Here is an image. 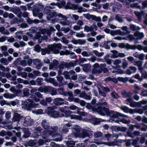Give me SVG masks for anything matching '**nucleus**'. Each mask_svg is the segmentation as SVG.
<instances>
[{
	"instance_id": "nucleus-56",
	"label": "nucleus",
	"mask_w": 147,
	"mask_h": 147,
	"mask_svg": "<svg viewBox=\"0 0 147 147\" xmlns=\"http://www.w3.org/2000/svg\"><path fill=\"white\" fill-rule=\"evenodd\" d=\"M111 52L113 53L112 57L113 58H117L118 57L119 53L116 50H112Z\"/></svg>"
},
{
	"instance_id": "nucleus-9",
	"label": "nucleus",
	"mask_w": 147,
	"mask_h": 147,
	"mask_svg": "<svg viewBox=\"0 0 147 147\" xmlns=\"http://www.w3.org/2000/svg\"><path fill=\"white\" fill-rule=\"evenodd\" d=\"M57 16L61 18L59 23L62 25L68 26L71 24V22L67 19V18L65 16L59 13L58 14Z\"/></svg>"
},
{
	"instance_id": "nucleus-55",
	"label": "nucleus",
	"mask_w": 147,
	"mask_h": 147,
	"mask_svg": "<svg viewBox=\"0 0 147 147\" xmlns=\"http://www.w3.org/2000/svg\"><path fill=\"white\" fill-rule=\"evenodd\" d=\"M115 19L117 21L119 22H123V20L122 18L118 15H116Z\"/></svg>"
},
{
	"instance_id": "nucleus-25",
	"label": "nucleus",
	"mask_w": 147,
	"mask_h": 147,
	"mask_svg": "<svg viewBox=\"0 0 147 147\" xmlns=\"http://www.w3.org/2000/svg\"><path fill=\"white\" fill-rule=\"evenodd\" d=\"M52 101V99L51 97H47L45 99H42L41 100L40 103L43 105L47 106L48 103H50Z\"/></svg>"
},
{
	"instance_id": "nucleus-4",
	"label": "nucleus",
	"mask_w": 147,
	"mask_h": 147,
	"mask_svg": "<svg viewBox=\"0 0 147 147\" xmlns=\"http://www.w3.org/2000/svg\"><path fill=\"white\" fill-rule=\"evenodd\" d=\"M49 8V7H46L44 9V13L47 15V20L50 21L51 23L54 24L57 22V19L56 18H53L57 17L58 14L56 12L51 11Z\"/></svg>"
},
{
	"instance_id": "nucleus-8",
	"label": "nucleus",
	"mask_w": 147,
	"mask_h": 147,
	"mask_svg": "<svg viewBox=\"0 0 147 147\" xmlns=\"http://www.w3.org/2000/svg\"><path fill=\"white\" fill-rule=\"evenodd\" d=\"M61 45L60 43L48 45V48L50 49V51H52L55 54L59 53V50L61 49Z\"/></svg>"
},
{
	"instance_id": "nucleus-16",
	"label": "nucleus",
	"mask_w": 147,
	"mask_h": 147,
	"mask_svg": "<svg viewBox=\"0 0 147 147\" xmlns=\"http://www.w3.org/2000/svg\"><path fill=\"white\" fill-rule=\"evenodd\" d=\"M20 112V111H13L14 114L13 118V121L18 122L23 117L19 113Z\"/></svg>"
},
{
	"instance_id": "nucleus-52",
	"label": "nucleus",
	"mask_w": 147,
	"mask_h": 147,
	"mask_svg": "<svg viewBox=\"0 0 147 147\" xmlns=\"http://www.w3.org/2000/svg\"><path fill=\"white\" fill-rule=\"evenodd\" d=\"M93 53L96 55L98 57H101L104 55V53L103 52L99 53L97 50L94 51Z\"/></svg>"
},
{
	"instance_id": "nucleus-5",
	"label": "nucleus",
	"mask_w": 147,
	"mask_h": 147,
	"mask_svg": "<svg viewBox=\"0 0 147 147\" xmlns=\"http://www.w3.org/2000/svg\"><path fill=\"white\" fill-rule=\"evenodd\" d=\"M39 104L35 103L31 99L22 101V107L24 110L30 111L32 108L39 107Z\"/></svg>"
},
{
	"instance_id": "nucleus-13",
	"label": "nucleus",
	"mask_w": 147,
	"mask_h": 147,
	"mask_svg": "<svg viewBox=\"0 0 147 147\" xmlns=\"http://www.w3.org/2000/svg\"><path fill=\"white\" fill-rule=\"evenodd\" d=\"M129 36L132 39L133 38L134 39L138 40L144 38V35L142 32L136 31L135 33L134 36L131 35H129Z\"/></svg>"
},
{
	"instance_id": "nucleus-62",
	"label": "nucleus",
	"mask_w": 147,
	"mask_h": 147,
	"mask_svg": "<svg viewBox=\"0 0 147 147\" xmlns=\"http://www.w3.org/2000/svg\"><path fill=\"white\" fill-rule=\"evenodd\" d=\"M57 6V4H56L55 3H51L49 5L47 6L49 7V8L51 9H55L56 8V7Z\"/></svg>"
},
{
	"instance_id": "nucleus-42",
	"label": "nucleus",
	"mask_w": 147,
	"mask_h": 147,
	"mask_svg": "<svg viewBox=\"0 0 147 147\" xmlns=\"http://www.w3.org/2000/svg\"><path fill=\"white\" fill-rule=\"evenodd\" d=\"M23 32L22 31H19L16 33V38L19 40L21 39Z\"/></svg>"
},
{
	"instance_id": "nucleus-53",
	"label": "nucleus",
	"mask_w": 147,
	"mask_h": 147,
	"mask_svg": "<svg viewBox=\"0 0 147 147\" xmlns=\"http://www.w3.org/2000/svg\"><path fill=\"white\" fill-rule=\"evenodd\" d=\"M52 88V87L50 86H45V93H50L51 90Z\"/></svg>"
},
{
	"instance_id": "nucleus-26",
	"label": "nucleus",
	"mask_w": 147,
	"mask_h": 147,
	"mask_svg": "<svg viewBox=\"0 0 147 147\" xmlns=\"http://www.w3.org/2000/svg\"><path fill=\"white\" fill-rule=\"evenodd\" d=\"M93 69L92 70V72L93 73H100L101 72V71L100 69H97L99 67V65L98 63H96L94 64L93 66Z\"/></svg>"
},
{
	"instance_id": "nucleus-57",
	"label": "nucleus",
	"mask_w": 147,
	"mask_h": 147,
	"mask_svg": "<svg viewBox=\"0 0 147 147\" xmlns=\"http://www.w3.org/2000/svg\"><path fill=\"white\" fill-rule=\"evenodd\" d=\"M133 63L134 65L138 66V67L142 66V62L140 61H135Z\"/></svg>"
},
{
	"instance_id": "nucleus-10",
	"label": "nucleus",
	"mask_w": 147,
	"mask_h": 147,
	"mask_svg": "<svg viewBox=\"0 0 147 147\" xmlns=\"http://www.w3.org/2000/svg\"><path fill=\"white\" fill-rule=\"evenodd\" d=\"M47 113L50 116L54 118L61 117L57 111L54 110L53 107H48L47 109Z\"/></svg>"
},
{
	"instance_id": "nucleus-11",
	"label": "nucleus",
	"mask_w": 147,
	"mask_h": 147,
	"mask_svg": "<svg viewBox=\"0 0 147 147\" xmlns=\"http://www.w3.org/2000/svg\"><path fill=\"white\" fill-rule=\"evenodd\" d=\"M63 126L62 129V132L63 133L66 134L68 131L69 128L72 126L71 122L70 121L65 119L63 123Z\"/></svg>"
},
{
	"instance_id": "nucleus-47",
	"label": "nucleus",
	"mask_w": 147,
	"mask_h": 147,
	"mask_svg": "<svg viewBox=\"0 0 147 147\" xmlns=\"http://www.w3.org/2000/svg\"><path fill=\"white\" fill-rule=\"evenodd\" d=\"M130 27L133 31L138 30L140 29V28L139 26H136L133 24H131L130 25Z\"/></svg>"
},
{
	"instance_id": "nucleus-44",
	"label": "nucleus",
	"mask_w": 147,
	"mask_h": 147,
	"mask_svg": "<svg viewBox=\"0 0 147 147\" xmlns=\"http://www.w3.org/2000/svg\"><path fill=\"white\" fill-rule=\"evenodd\" d=\"M23 94L24 96H28L30 94L29 90L27 88H24L23 90Z\"/></svg>"
},
{
	"instance_id": "nucleus-24",
	"label": "nucleus",
	"mask_w": 147,
	"mask_h": 147,
	"mask_svg": "<svg viewBox=\"0 0 147 147\" xmlns=\"http://www.w3.org/2000/svg\"><path fill=\"white\" fill-rule=\"evenodd\" d=\"M84 31L87 32L92 31L94 30H96L97 26L95 25H92L89 26H85L84 28Z\"/></svg>"
},
{
	"instance_id": "nucleus-43",
	"label": "nucleus",
	"mask_w": 147,
	"mask_h": 147,
	"mask_svg": "<svg viewBox=\"0 0 147 147\" xmlns=\"http://www.w3.org/2000/svg\"><path fill=\"white\" fill-rule=\"evenodd\" d=\"M43 81V79L41 78L38 77L36 80V85L40 86L42 85V82Z\"/></svg>"
},
{
	"instance_id": "nucleus-61",
	"label": "nucleus",
	"mask_w": 147,
	"mask_h": 147,
	"mask_svg": "<svg viewBox=\"0 0 147 147\" xmlns=\"http://www.w3.org/2000/svg\"><path fill=\"white\" fill-rule=\"evenodd\" d=\"M105 61L107 64L108 65H110L111 63V60L108 58L107 56H105L104 57Z\"/></svg>"
},
{
	"instance_id": "nucleus-34",
	"label": "nucleus",
	"mask_w": 147,
	"mask_h": 147,
	"mask_svg": "<svg viewBox=\"0 0 147 147\" xmlns=\"http://www.w3.org/2000/svg\"><path fill=\"white\" fill-rule=\"evenodd\" d=\"M74 9H77L79 13L82 12H85L86 11V9L83 8L82 7H78L76 5H74Z\"/></svg>"
},
{
	"instance_id": "nucleus-40",
	"label": "nucleus",
	"mask_w": 147,
	"mask_h": 147,
	"mask_svg": "<svg viewBox=\"0 0 147 147\" xmlns=\"http://www.w3.org/2000/svg\"><path fill=\"white\" fill-rule=\"evenodd\" d=\"M111 100H113L114 99H117L119 98V96L116 92L114 91L111 94Z\"/></svg>"
},
{
	"instance_id": "nucleus-35",
	"label": "nucleus",
	"mask_w": 147,
	"mask_h": 147,
	"mask_svg": "<svg viewBox=\"0 0 147 147\" xmlns=\"http://www.w3.org/2000/svg\"><path fill=\"white\" fill-rule=\"evenodd\" d=\"M3 96L5 98H6L11 99L15 97L16 95L14 94L7 93L4 94H3Z\"/></svg>"
},
{
	"instance_id": "nucleus-54",
	"label": "nucleus",
	"mask_w": 147,
	"mask_h": 147,
	"mask_svg": "<svg viewBox=\"0 0 147 147\" xmlns=\"http://www.w3.org/2000/svg\"><path fill=\"white\" fill-rule=\"evenodd\" d=\"M94 136L95 138H98L101 136L102 133L100 131H97L94 133Z\"/></svg>"
},
{
	"instance_id": "nucleus-37",
	"label": "nucleus",
	"mask_w": 147,
	"mask_h": 147,
	"mask_svg": "<svg viewBox=\"0 0 147 147\" xmlns=\"http://www.w3.org/2000/svg\"><path fill=\"white\" fill-rule=\"evenodd\" d=\"M19 103V100L16 99L14 100L10 101L7 102V105H12L13 106H15Z\"/></svg>"
},
{
	"instance_id": "nucleus-59",
	"label": "nucleus",
	"mask_w": 147,
	"mask_h": 147,
	"mask_svg": "<svg viewBox=\"0 0 147 147\" xmlns=\"http://www.w3.org/2000/svg\"><path fill=\"white\" fill-rule=\"evenodd\" d=\"M30 97L33 101L34 100L36 102H38L40 101V99L34 95H32Z\"/></svg>"
},
{
	"instance_id": "nucleus-12",
	"label": "nucleus",
	"mask_w": 147,
	"mask_h": 147,
	"mask_svg": "<svg viewBox=\"0 0 147 147\" xmlns=\"http://www.w3.org/2000/svg\"><path fill=\"white\" fill-rule=\"evenodd\" d=\"M68 107L69 109L71 110H76L77 112H76L75 113H78L81 116H85L87 114L86 113L80 111L82 110V109L79 108L74 105L72 104L69 107Z\"/></svg>"
},
{
	"instance_id": "nucleus-36",
	"label": "nucleus",
	"mask_w": 147,
	"mask_h": 147,
	"mask_svg": "<svg viewBox=\"0 0 147 147\" xmlns=\"http://www.w3.org/2000/svg\"><path fill=\"white\" fill-rule=\"evenodd\" d=\"M127 134L129 136L132 138H134V136H138L140 135V132L137 131H135L133 134L128 132Z\"/></svg>"
},
{
	"instance_id": "nucleus-30",
	"label": "nucleus",
	"mask_w": 147,
	"mask_h": 147,
	"mask_svg": "<svg viewBox=\"0 0 147 147\" xmlns=\"http://www.w3.org/2000/svg\"><path fill=\"white\" fill-rule=\"evenodd\" d=\"M36 38L38 40V42L39 43H40L41 42L42 40L43 39L47 40V37L45 36H44L43 35L39 36L36 35Z\"/></svg>"
},
{
	"instance_id": "nucleus-64",
	"label": "nucleus",
	"mask_w": 147,
	"mask_h": 147,
	"mask_svg": "<svg viewBox=\"0 0 147 147\" xmlns=\"http://www.w3.org/2000/svg\"><path fill=\"white\" fill-rule=\"evenodd\" d=\"M121 109L125 113H128L130 111V109L126 106H123L121 107Z\"/></svg>"
},
{
	"instance_id": "nucleus-60",
	"label": "nucleus",
	"mask_w": 147,
	"mask_h": 147,
	"mask_svg": "<svg viewBox=\"0 0 147 147\" xmlns=\"http://www.w3.org/2000/svg\"><path fill=\"white\" fill-rule=\"evenodd\" d=\"M130 6L131 7H134L139 9H141L142 8V7L138 5L137 3L131 4L130 5Z\"/></svg>"
},
{
	"instance_id": "nucleus-1",
	"label": "nucleus",
	"mask_w": 147,
	"mask_h": 147,
	"mask_svg": "<svg viewBox=\"0 0 147 147\" xmlns=\"http://www.w3.org/2000/svg\"><path fill=\"white\" fill-rule=\"evenodd\" d=\"M97 111L101 115L105 116L106 115L109 116L110 117L109 120L110 121L112 122L114 121L119 124H120L121 122L126 124L129 123V121L125 119H119L118 117L119 116L126 117L127 116L113 111H109L108 108H104L102 109L101 107H99L97 109Z\"/></svg>"
},
{
	"instance_id": "nucleus-46",
	"label": "nucleus",
	"mask_w": 147,
	"mask_h": 147,
	"mask_svg": "<svg viewBox=\"0 0 147 147\" xmlns=\"http://www.w3.org/2000/svg\"><path fill=\"white\" fill-rule=\"evenodd\" d=\"M122 95L125 97H130L132 95V93L131 92H127L125 91H124L122 93Z\"/></svg>"
},
{
	"instance_id": "nucleus-21",
	"label": "nucleus",
	"mask_w": 147,
	"mask_h": 147,
	"mask_svg": "<svg viewBox=\"0 0 147 147\" xmlns=\"http://www.w3.org/2000/svg\"><path fill=\"white\" fill-rule=\"evenodd\" d=\"M34 64L38 69H40L42 66V64L40 60L38 59H35L33 61Z\"/></svg>"
},
{
	"instance_id": "nucleus-49",
	"label": "nucleus",
	"mask_w": 147,
	"mask_h": 147,
	"mask_svg": "<svg viewBox=\"0 0 147 147\" xmlns=\"http://www.w3.org/2000/svg\"><path fill=\"white\" fill-rule=\"evenodd\" d=\"M66 144L69 147H73L75 144V142L72 141H68L66 142Z\"/></svg>"
},
{
	"instance_id": "nucleus-31",
	"label": "nucleus",
	"mask_w": 147,
	"mask_h": 147,
	"mask_svg": "<svg viewBox=\"0 0 147 147\" xmlns=\"http://www.w3.org/2000/svg\"><path fill=\"white\" fill-rule=\"evenodd\" d=\"M42 34L47 36H49L51 34V32L49 30H47L45 29H43L42 31Z\"/></svg>"
},
{
	"instance_id": "nucleus-29",
	"label": "nucleus",
	"mask_w": 147,
	"mask_h": 147,
	"mask_svg": "<svg viewBox=\"0 0 147 147\" xmlns=\"http://www.w3.org/2000/svg\"><path fill=\"white\" fill-rule=\"evenodd\" d=\"M116 142L115 141L113 142H100V143H97V144L100 145V144H104L108 145L110 146H113L116 145Z\"/></svg>"
},
{
	"instance_id": "nucleus-38",
	"label": "nucleus",
	"mask_w": 147,
	"mask_h": 147,
	"mask_svg": "<svg viewBox=\"0 0 147 147\" xmlns=\"http://www.w3.org/2000/svg\"><path fill=\"white\" fill-rule=\"evenodd\" d=\"M132 47L131 48L133 49H137L139 51L143 50V47L142 45H134V46H131Z\"/></svg>"
},
{
	"instance_id": "nucleus-20",
	"label": "nucleus",
	"mask_w": 147,
	"mask_h": 147,
	"mask_svg": "<svg viewBox=\"0 0 147 147\" xmlns=\"http://www.w3.org/2000/svg\"><path fill=\"white\" fill-rule=\"evenodd\" d=\"M65 100L61 98H57L53 99L54 104L57 105H61L64 104Z\"/></svg>"
},
{
	"instance_id": "nucleus-39",
	"label": "nucleus",
	"mask_w": 147,
	"mask_h": 147,
	"mask_svg": "<svg viewBox=\"0 0 147 147\" xmlns=\"http://www.w3.org/2000/svg\"><path fill=\"white\" fill-rule=\"evenodd\" d=\"M136 15L138 19L139 20H140L142 19V16L144 14V13L143 11L139 12L138 11H136L134 13Z\"/></svg>"
},
{
	"instance_id": "nucleus-41",
	"label": "nucleus",
	"mask_w": 147,
	"mask_h": 147,
	"mask_svg": "<svg viewBox=\"0 0 147 147\" xmlns=\"http://www.w3.org/2000/svg\"><path fill=\"white\" fill-rule=\"evenodd\" d=\"M58 64L59 62L58 61L54 59L53 61L52 64L50 66V68H51V66H52L53 68H57Z\"/></svg>"
},
{
	"instance_id": "nucleus-27",
	"label": "nucleus",
	"mask_w": 147,
	"mask_h": 147,
	"mask_svg": "<svg viewBox=\"0 0 147 147\" xmlns=\"http://www.w3.org/2000/svg\"><path fill=\"white\" fill-rule=\"evenodd\" d=\"M111 129L113 131H124L125 129L123 127H121L116 126H112Z\"/></svg>"
},
{
	"instance_id": "nucleus-2",
	"label": "nucleus",
	"mask_w": 147,
	"mask_h": 147,
	"mask_svg": "<svg viewBox=\"0 0 147 147\" xmlns=\"http://www.w3.org/2000/svg\"><path fill=\"white\" fill-rule=\"evenodd\" d=\"M41 125L43 128L46 130H44L41 134L42 138L44 139L45 141L48 142V138L50 136H51L54 137L58 136V134L55 133L58 131L59 130L57 126H52L50 127L48 121L45 119L42 120L41 122Z\"/></svg>"
},
{
	"instance_id": "nucleus-23",
	"label": "nucleus",
	"mask_w": 147,
	"mask_h": 147,
	"mask_svg": "<svg viewBox=\"0 0 147 147\" xmlns=\"http://www.w3.org/2000/svg\"><path fill=\"white\" fill-rule=\"evenodd\" d=\"M66 64V62H62L59 65L57 69H58V75H61L62 74V70L65 67V65Z\"/></svg>"
},
{
	"instance_id": "nucleus-17",
	"label": "nucleus",
	"mask_w": 147,
	"mask_h": 147,
	"mask_svg": "<svg viewBox=\"0 0 147 147\" xmlns=\"http://www.w3.org/2000/svg\"><path fill=\"white\" fill-rule=\"evenodd\" d=\"M72 112L69 111V109H66L64 113L65 115H63V116L67 117H70L71 119H75L77 118V116L75 115H71Z\"/></svg>"
},
{
	"instance_id": "nucleus-3",
	"label": "nucleus",
	"mask_w": 147,
	"mask_h": 147,
	"mask_svg": "<svg viewBox=\"0 0 147 147\" xmlns=\"http://www.w3.org/2000/svg\"><path fill=\"white\" fill-rule=\"evenodd\" d=\"M73 128L78 133L77 136L79 138H84L86 137L91 136L93 135V132L89 128L86 127L84 129L82 130L81 134L79 133L80 131L81 128L80 127L77 125H74Z\"/></svg>"
},
{
	"instance_id": "nucleus-33",
	"label": "nucleus",
	"mask_w": 147,
	"mask_h": 147,
	"mask_svg": "<svg viewBox=\"0 0 147 147\" xmlns=\"http://www.w3.org/2000/svg\"><path fill=\"white\" fill-rule=\"evenodd\" d=\"M76 61L70 62L68 63L66 62L65 67L68 69H70L71 67L76 65Z\"/></svg>"
},
{
	"instance_id": "nucleus-15",
	"label": "nucleus",
	"mask_w": 147,
	"mask_h": 147,
	"mask_svg": "<svg viewBox=\"0 0 147 147\" xmlns=\"http://www.w3.org/2000/svg\"><path fill=\"white\" fill-rule=\"evenodd\" d=\"M43 131V129L40 126H38L36 127L35 131L32 134V137L34 138H37L39 135H41V134Z\"/></svg>"
},
{
	"instance_id": "nucleus-50",
	"label": "nucleus",
	"mask_w": 147,
	"mask_h": 147,
	"mask_svg": "<svg viewBox=\"0 0 147 147\" xmlns=\"http://www.w3.org/2000/svg\"><path fill=\"white\" fill-rule=\"evenodd\" d=\"M57 6H58L59 8H61L62 6H65V2L62 0L60 3H57Z\"/></svg>"
},
{
	"instance_id": "nucleus-48",
	"label": "nucleus",
	"mask_w": 147,
	"mask_h": 147,
	"mask_svg": "<svg viewBox=\"0 0 147 147\" xmlns=\"http://www.w3.org/2000/svg\"><path fill=\"white\" fill-rule=\"evenodd\" d=\"M30 135V133L27 129H26L24 131V135L23 137L24 138H26L28 137Z\"/></svg>"
},
{
	"instance_id": "nucleus-32",
	"label": "nucleus",
	"mask_w": 147,
	"mask_h": 147,
	"mask_svg": "<svg viewBox=\"0 0 147 147\" xmlns=\"http://www.w3.org/2000/svg\"><path fill=\"white\" fill-rule=\"evenodd\" d=\"M50 53V49L48 48V46L47 48L42 49H41V53L42 55H45L46 54H49Z\"/></svg>"
},
{
	"instance_id": "nucleus-63",
	"label": "nucleus",
	"mask_w": 147,
	"mask_h": 147,
	"mask_svg": "<svg viewBox=\"0 0 147 147\" xmlns=\"http://www.w3.org/2000/svg\"><path fill=\"white\" fill-rule=\"evenodd\" d=\"M50 93L52 96L55 95L57 94V92L56 89L52 87V88L51 90Z\"/></svg>"
},
{
	"instance_id": "nucleus-18",
	"label": "nucleus",
	"mask_w": 147,
	"mask_h": 147,
	"mask_svg": "<svg viewBox=\"0 0 147 147\" xmlns=\"http://www.w3.org/2000/svg\"><path fill=\"white\" fill-rule=\"evenodd\" d=\"M137 68L134 66H130L128 69H127L125 72V73L126 74L130 75L131 74L135 73L137 70Z\"/></svg>"
},
{
	"instance_id": "nucleus-7",
	"label": "nucleus",
	"mask_w": 147,
	"mask_h": 147,
	"mask_svg": "<svg viewBox=\"0 0 147 147\" xmlns=\"http://www.w3.org/2000/svg\"><path fill=\"white\" fill-rule=\"evenodd\" d=\"M44 6L41 3H39L38 5H37L35 9L33 11V13L34 16H36L37 15L38 17L40 19H41L43 16V14L42 13H38L39 11L43 9Z\"/></svg>"
},
{
	"instance_id": "nucleus-19",
	"label": "nucleus",
	"mask_w": 147,
	"mask_h": 147,
	"mask_svg": "<svg viewBox=\"0 0 147 147\" xmlns=\"http://www.w3.org/2000/svg\"><path fill=\"white\" fill-rule=\"evenodd\" d=\"M121 29L126 32L121 31L120 30H118L116 31V33L121 35H126L127 33H129V32L127 30L128 27L127 26H124L121 28Z\"/></svg>"
},
{
	"instance_id": "nucleus-51",
	"label": "nucleus",
	"mask_w": 147,
	"mask_h": 147,
	"mask_svg": "<svg viewBox=\"0 0 147 147\" xmlns=\"http://www.w3.org/2000/svg\"><path fill=\"white\" fill-rule=\"evenodd\" d=\"M43 111L41 109H38L36 110H33L32 112L33 113L36 114H41L43 113Z\"/></svg>"
},
{
	"instance_id": "nucleus-22",
	"label": "nucleus",
	"mask_w": 147,
	"mask_h": 147,
	"mask_svg": "<svg viewBox=\"0 0 147 147\" xmlns=\"http://www.w3.org/2000/svg\"><path fill=\"white\" fill-rule=\"evenodd\" d=\"M24 125L25 126L30 125L32 123L33 121L29 116H27L24 118Z\"/></svg>"
},
{
	"instance_id": "nucleus-6",
	"label": "nucleus",
	"mask_w": 147,
	"mask_h": 147,
	"mask_svg": "<svg viewBox=\"0 0 147 147\" xmlns=\"http://www.w3.org/2000/svg\"><path fill=\"white\" fill-rule=\"evenodd\" d=\"M106 96V94L104 92L101 91H99V94L98 96V99L99 100L98 103L101 106L98 107L96 109V111L100 114L99 111H98L97 109L99 107H101L102 109L104 108H107L108 107V104L107 102L105 101V100L104 99V97Z\"/></svg>"
},
{
	"instance_id": "nucleus-45",
	"label": "nucleus",
	"mask_w": 147,
	"mask_h": 147,
	"mask_svg": "<svg viewBox=\"0 0 147 147\" xmlns=\"http://www.w3.org/2000/svg\"><path fill=\"white\" fill-rule=\"evenodd\" d=\"M28 57V56H26L24 57V60H22L20 61V65L22 66H25L27 64V62L26 61V58Z\"/></svg>"
},
{
	"instance_id": "nucleus-14",
	"label": "nucleus",
	"mask_w": 147,
	"mask_h": 147,
	"mask_svg": "<svg viewBox=\"0 0 147 147\" xmlns=\"http://www.w3.org/2000/svg\"><path fill=\"white\" fill-rule=\"evenodd\" d=\"M84 17L88 20H94L96 22H101V19L99 17H97L95 16L90 15L89 13L84 14Z\"/></svg>"
},
{
	"instance_id": "nucleus-58",
	"label": "nucleus",
	"mask_w": 147,
	"mask_h": 147,
	"mask_svg": "<svg viewBox=\"0 0 147 147\" xmlns=\"http://www.w3.org/2000/svg\"><path fill=\"white\" fill-rule=\"evenodd\" d=\"M0 61L1 63L4 64L5 65H7L9 63V62L6 59H5L4 58H1L0 59Z\"/></svg>"
},
{
	"instance_id": "nucleus-28",
	"label": "nucleus",
	"mask_w": 147,
	"mask_h": 147,
	"mask_svg": "<svg viewBox=\"0 0 147 147\" xmlns=\"http://www.w3.org/2000/svg\"><path fill=\"white\" fill-rule=\"evenodd\" d=\"M11 74L13 75V76L12 78L11 79L12 80V82H11V84H13L14 85H16L17 84L16 82V79L17 78L16 75L15 74H16V71L14 70H13L11 71Z\"/></svg>"
}]
</instances>
